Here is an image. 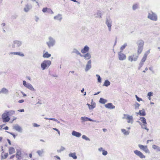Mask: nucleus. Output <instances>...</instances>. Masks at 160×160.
<instances>
[{"mask_svg": "<svg viewBox=\"0 0 160 160\" xmlns=\"http://www.w3.org/2000/svg\"><path fill=\"white\" fill-rule=\"evenodd\" d=\"M90 49L89 47L87 45L85 46L81 50V52L82 54L88 53Z\"/></svg>", "mask_w": 160, "mask_h": 160, "instance_id": "f3484780", "label": "nucleus"}, {"mask_svg": "<svg viewBox=\"0 0 160 160\" xmlns=\"http://www.w3.org/2000/svg\"><path fill=\"white\" fill-rule=\"evenodd\" d=\"M53 130H54L55 131H56L57 132H58V133L59 135H60V132L59 131L57 128H53L52 129Z\"/></svg>", "mask_w": 160, "mask_h": 160, "instance_id": "bf43d9fd", "label": "nucleus"}, {"mask_svg": "<svg viewBox=\"0 0 160 160\" xmlns=\"http://www.w3.org/2000/svg\"><path fill=\"white\" fill-rule=\"evenodd\" d=\"M137 115L138 114L140 116H145L146 115V113L144 109L139 110L138 112L137 113Z\"/></svg>", "mask_w": 160, "mask_h": 160, "instance_id": "c85d7f7f", "label": "nucleus"}, {"mask_svg": "<svg viewBox=\"0 0 160 160\" xmlns=\"http://www.w3.org/2000/svg\"><path fill=\"white\" fill-rule=\"evenodd\" d=\"M105 107L106 108L113 109L115 108V106L111 103H108L105 105Z\"/></svg>", "mask_w": 160, "mask_h": 160, "instance_id": "aec40b11", "label": "nucleus"}, {"mask_svg": "<svg viewBox=\"0 0 160 160\" xmlns=\"http://www.w3.org/2000/svg\"><path fill=\"white\" fill-rule=\"evenodd\" d=\"M133 152L134 154L137 156L138 157L141 159L145 158H146L145 156L142 152L139 150H134Z\"/></svg>", "mask_w": 160, "mask_h": 160, "instance_id": "1a4fd4ad", "label": "nucleus"}, {"mask_svg": "<svg viewBox=\"0 0 160 160\" xmlns=\"http://www.w3.org/2000/svg\"><path fill=\"white\" fill-rule=\"evenodd\" d=\"M135 97H136V98L138 102H139L140 101H143L142 99V98H140L139 97H138L137 95H135Z\"/></svg>", "mask_w": 160, "mask_h": 160, "instance_id": "3c124183", "label": "nucleus"}, {"mask_svg": "<svg viewBox=\"0 0 160 160\" xmlns=\"http://www.w3.org/2000/svg\"><path fill=\"white\" fill-rule=\"evenodd\" d=\"M72 52L75 53L77 55H80L81 57L82 56V55L80 52L76 49H74L72 51Z\"/></svg>", "mask_w": 160, "mask_h": 160, "instance_id": "f704fd0d", "label": "nucleus"}, {"mask_svg": "<svg viewBox=\"0 0 160 160\" xmlns=\"http://www.w3.org/2000/svg\"><path fill=\"white\" fill-rule=\"evenodd\" d=\"M92 67V61L91 60H88L86 65L85 67V70L86 72H87Z\"/></svg>", "mask_w": 160, "mask_h": 160, "instance_id": "2eb2a0df", "label": "nucleus"}, {"mask_svg": "<svg viewBox=\"0 0 160 160\" xmlns=\"http://www.w3.org/2000/svg\"><path fill=\"white\" fill-rule=\"evenodd\" d=\"M47 12L48 13L51 14H53L54 13L53 12L52 10L50 8H48Z\"/></svg>", "mask_w": 160, "mask_h": 160, "instance_id": "09e8293b", "label": "nucleus"}, {"mask_svg": "<svg viewBox=\"0 0 160 160\" xmlns=\"http://www.w3.org/2000/svg\"><path fill=\"white\" fill-rule=\"evenodd\" d=\"M140 120L143 123H147L146 120L145 118L143 117H141L140 118Z\"/></svg>", "mask_w": 160, "mask_h": 160, "instance_id": "79ce46f5", "label": "nucleus"}, {"mask_svg": "<svg viewBox=\"0 0 160 160\" xmlns=\"http://www.w3.org/2000/svg\"><path fill=\"white\" fill-rule=\"evenodd\" d=\"M107 102V100L105 99H103L102 98H100L99 101V102L103 104L105 103L106 102Z\"/></svg>", "mask_w": 160, "mask_h": 160, "instance_id": "c9c22d12", "label": "nucleus"}, {"mask_svg": "<svg viewBox=\"0 0 160 160\" xmlns=\"http://www.w3.org/2000/svg\"><path fill=\"white\" fill-rule=\"evenodd\" d=\"M138 146L141 150H143L145 153L148 154L150 153V151L148 149L147 146L138 144Z\"/></svg>", "mask_w": 160, "mask_h": 160, "instance_id": "6e6552de", "label": "nucleus"}, {"mask_svg": "<svg viewBox=\"0 0 160 160\" xmlns=\"http://www.w3.org/2000/svg\"><path fill=\"white\" fill-rule=\"evenodd\" d=\"M51 55L48 52L44 51L43 52L42 57L44 58H48L51 57Z\"/></svg>", "mask_w": 160, "mask_h": 160, "instance_id": "a878e982", "label": "nucleus"}, {"mask_svg": "<svg viewBox=\"0 0 160 160\" xmlns=\"http://www.w3.org/2000/svg\"><path fill=\"white\" fill-rule=\"evenodd\" d=\"M22 83L24 86L26 88L32 91H35V89L34 88L32 85L30 83L27 82L25 80L23 81Z\"/></svg>", "mask_w": 160, "mask_h": 160, "instance_id": "423d86ee", "label": "nucleus"}, {"mask_svg": "<svg viewBox=\"0 0 160 160\" xmlns=\"http://www.w3.org/2000/svg\"><path fill=\"white\" fill-rule=\"evenodd\" d=\"M18 111L19 112H24V109H19L18 110Z\"/></svg>", "mask_w": 160, "mask_h": 160, "instance_id": "0e129e2a", "label": "nucleus"}, {"mask_svg": "<svg viewBox=\"0 0 160 160\" xmlns=\"http://www.w3.org/2000/svg\"><path fill=\"white\" fill-rule=\"evenodd\" d=\"M8 152L10 154H12L15 152V149L13 147H10L8 149Z\"/></svg>", "mask_w": 160, "mask_h": 160, "instance_id": "7c9ffc66", "label": "nucleus"}, {"mask_svg": "<svg viewBox=\"0 0 160 160\" xmlns=\"http://www.w3.org/2000/svg\"><path fill=\"white\" fill-rule=\"evenodd\" d=\"M118 59L120 61L124 60L126 58V55L121 52V51L118 52Z\"/></svg>", "mask_w": 160, "mask_h": 160, "instance_id": "f8f14e48", "label": "nucleus"}, {"mask_svg": "<svg viewBox=\"0 0 160 160\" xmlns=\"http://www.w3.org/2000/svg\"><path fill=\"white\" fill-rule=\"evenodd\" d=\"M147 59V57L143 56V58L142 59L141 61L139 64L140 67H139L138 69H140V68L142 67V65H143L144 62L146 61Z\"/></svg>", "mask_w": 160, "mask_h": 160, "instance_id": "bb28decb", "label": "nucleus"}, {"mask_svg": "<svg viewBox=\"0 0 160 160\" xmlns=\"http://www.w3.org/2000/svg\"><path fill=\"white\" fill-rule=\"evenodd\" d=\"M21 93L23 95V97H24L27 96V95L25 94L22 91H21Z\"/></svg>", "mask_w": 160, "mask_h": 160, "instance_id": "e2e57ef3", "label": "nucleus"}, {"mask_svg": "<svg viewBox=\"0 0 160 160\" xmlns=\"http://www.w3.org/2000/svg\"><path fill=\"white\" fill-rule=\"evenodd\" d=\"M51 62L50 60H45L42 61L41 64V67L42 70L47 69L50 66Z\"/></svg>", "mask_w": 160, "mask_h": 160, "instance_id": "f03ea898", "label": "nucleus"}, {"mask_svg": "<svg viewBox=\"0 0 160 160\" xmlns=\"http://www.w3.org/2000/svg\"><path fill=\"white\" fill-rule=\"evenodd\" d=\"M148 18L153 21H156L158 20V17L156 14L152 12L148 13Z\"/></svg>", "mask_w": 160, "mask_h": 160, "instance_id": "20e7f679", "label": "nucleus"}, {"mask_svg": "<svg viewBox=\"0 0 160 160\" xmlns=\"http://www.w3.org/2000/svg\"><path fill=\"white\" fill-rule=\"evenodd\" d=\"M49 120H53V121H54L57 122L58 123H60V122L59 121H58L57 119H56L55 118H49Z\"/></svg>", "mask_w": 160, "mask_h": 160, "instance_id": "6e6d98bb", "label": "nucleus"}, {"mask_svg": "<svg viewBox=\"0 0 160 160\" xmlns=\"http://www.w3.org/2000/svg\"><path fill=\"white\" fill-rule=\"evenodd\" d=\"M48 41L46 42L48 48H50L53 47L55 43V40L52 37L50 36L48 38Z\"/></svg>", "mask_w": 160, "mask_h": 160, "instance_id": "7ed1b4c3", "label": "nucleus"}, {"mask_svg": "<svg viewBox=\"0 0 160 160\" xmlns=\"http://www.w3.org/2000/svg\"><path fill=\"white\" fill-rule=\"evenodd\" d=\"M21 151L19 150L17 151L16 153V157L18 159H19V158H20L21 157Z\"/></svg>", "mask_w": 160, "mask_h": 160, "instance_id": "4c0bfd02", "label": "nucleus"}, {"mask_svg": "<svg viewBox=\"0 0 160 160\" xmlns=\"http://www.w3.org/2000/svg\"><path fill=\"white\" fill-rule=\"evenodd\" d=\"M102 13L100 11H98L97 12V14L96 16V17L98 18H102Z\"/></svg>", "mask_w": 160, "mask_h": 160, "instance_id": "c03bdc74", "label": "nucleus"}, {"mask_svg": "<svg viewBox=\"0 0 160 160\" xmlns=\"http://www.w3.org/2000/svg\"><path fill=\"white\" fill-rule=\"evenodd\" d=\"M82 138L87 141H89L90 140V139L85 135H83Z\"/></svg>", "mask_w": 160, "mask_h": 160, "instance_id": "49530a36", "label": "nucleus"}, {"mask_svg": "<svg viewBox=\"0 0 160 160\" xmlns=\"http://www.w3.org/2000/svg\"><path fill=\"white\" fill-rule=\"evenodd\" d=\"M150 53V50H148L147 51L144 53L143 56L147 57V55Z\"/></svg>", "mask_w": 160, "mask_h": 160, "instance_id": "864d4df0", "label": "nucleus"}, {"mask_svg": "<svg viewBox=\"0 0 160 160\" xmlns=\"http://www.w3.org/2000/svg\"><path fill=\"white\" fill-rule=\"evenodd\" d=\"M105 24L108 28V31H110L112 29V21L110 18L108 17L106 18Z\"/></svg>", "mask_w": 160, "mask_h": 160, "instance_id": "0eeeda50", "label": "nucleus"}, {"mask_svg": "<svg viewBox=\"0 0 160 160\" xmlns=\"http://www.w3.org/2000/svg\"><path fill=\"white\" fill-rule=\"evenodd\" d=\"M39 19V18L38 17H35V20L36 22H38Z\"/></svg>", "mask_w": 160, "mask_h": 160, "instance_id": "69168bd1", "label": "nucleus"}, {"mask_svg": "<svg viewBox=\"0 0 160 160\" xmlns=\"http://www.w3.org/2000/svg\"><path fill=\"white\" fill-rule=\"evenodd\" d=\"M152 94H153V93L152 92H149L148 93L147 96L151 97V96H152Z\"/></svg>", "mask_w": 160, "mask_h": 160, "instance_id": "4d7b16f0", "label": "nucleus"}, {"mask_svg": "<svg viewBox=\"0 0 160 160\" xmlns=\"http://www.w3.org/2000/svg\"><path fill=\"white\" fill-rule=\"evenodd\" d=\"M122 118L123 119H126L128 123L132 124L133 123V117L132 115L124 114V117Z\"/></svg>", "mask_w": 160, "mask_h": 160, "instance_id": "39448f33", "label": "nucleus"}, {"mask_svg": "<svg viewBox=\"0 0 160 160\" xmlns=\"http://www.w3.org/2000/svg\"><path fill=\"white\" fill-rule=\"evenodd\" d=\"M48 8L47 7L43 8L42 9V12L44 13H45L46 12H47Z\"/></svg>", "mask_w": 160, "mask_h": 160, "instance_id": "603ef678", "label": "nucleus"}, {"mask_svg": "<svg viewBox=\"0 0 160 160\" xmlns=\"http://www.w3.org/2000/svg\"><path fill=\"white\" fill-rule=\"evenodd\" d=\"M8 92L9 91L8 89L5 88H2L0 90V94L1 93H3L4 94H7L8 93Z\"/></svg>", "mask_w": 160, "mask_h": 160, "instance_id": "5701e85b", "label": "nucleus"}, {"mask_svg": "<svg viewBox=\"0 0 160 160\" xmlns=\"http://www.w3.org/2000/svg\"><path fill=\"white\" fill-rule=\"evenodd\" d=\"M138 8V4H134L132 6V9L133 10H135Z\"/></svg>", "mask_w": 160, "mask_h": 160, "instance_id": "37998d69", "label": "nucleus"}, {"mask_svg": "<svg viewBox=\"0 0 160 160\" xmlns=\"http://www.w3.org/2000/svg\"><path fill=\"white\" fill-rule=\"evenodd\" d=\"M33 126L34 127H40V126L39 125H38L36 123H33Z\"/></svg>", "mask_w": 160, "mask_h": 160, "instance_id": "13d9d810", "label": "nucleus"}, {"mask_svg": "<svg viewBox=\"0 0 160 160\" xmlns=\"http://www.w3.org/2000/svg\"><path fill=\"white\" fill-rule=\"evenodd\" d=\"M9 54L10 55H18L22 57H24L25 56L23 52H10Z\"/></svg>", "mask_w": 160, "mask_h": 160, "instance_id": "dca6fc26", "label": "nucleus"}, {"mask_svg": "<svg viewBox=\"0 0 160 160\" xmlns=\"http://www.w3.org/2000/svg\"><path fill=\"white\" fill-rule=\"evenodd\" d=\"M68 156L70 157H72L74 159H76L77 158L76 154L75 152L71 153L68 154Z\"/></svg>", "mask_w": 160, "mask_h": 160, "instance_id": "c756f323", "label": "nucleus"}, {"mask_svg": "<svg viewBox=\"0 0 160 160\" xmlns=\"http://www.w3.org/2000/svg\"><path fill=\"white\" fill-rule=\"evenodd\" d=\"M140 106V104L137 102H135L134 105V108L135 110L138 109Z\"/></svg>", "mask_w": 160, "mask_h": 160, "instance_id": "58836bf2", "label": "nucleus"}, {"mask_svg": "<svg viewBox=\"0 0 160 160\" xmlns=\"http://www.w3.org/2000/svg\"><path fill=\"white\" fill-rule=\"evenodd\" d=\"M110 82L108 80H105L103 83V86L105 87H108L110 84Z\"/></svg>", "mask_w": 160, "mask_h": 160, "instance_id": "473e14b6", "label": "nucleus"}, {"mask_svg": "<svg viewBox=\"0 0 160 160\" xmlns=\"http://www.w3.org/2000/svg\"><path fill=\"white\" fill-rule=\"evenodd\" d=\"M143 47H138L137 52L138 54H140L143 50Z\"/></svg>", "mask_w": 160, "mask_h": 160, "instance_id": "ea45409f", "label": "nucleus"}, {"mask_svg": "<svg viewBox=\"0 0 160 160\" xmlns=\"http://www.w3.org/2000/svg\"><path fill=\"white\" fill-rule=\"evenodd\" d=\"M82 57H83L86 60H89L92 58L91 54L88 52L85 53L84 55H82Z\"/></svg>", "mask_w": 160, "mask_h": 160, "instance_id": "a211bd4d", "label": "nucleus"}, {"mask_svg": "<svg viewBox=\"0 0 160 160\" xmlns=\"http://www.w3.org/2000/svg\"><path fill=\"white\" fill-rule=\"evenodd\" d=\"M13 128L17 131L20 132H21L22 131V128L18 124H16L13 125Z\"/></svg>", "mask_w": 160, "mask_h": 160, "instance_id": "6ab92c4d", "label": "nucleus"}, {"mask_svg": "<svg viewBox=\"0 0 160 160\" xmlns=\"http://www.w3.org/2000/svg\"><path fill=\"white\" fill-rule=\"evenodd\" d=\"M96 77L98 78V82L101 83L102 82V79L99 75L97 74L96 75Z\"/></svg>", "mask_w": 160, "mask_h": 160, "instance_id": "a18cd8bd", "label": "nucleus"}, {"mask_svg": "<svg viewBox=\"0 0 160 160\" xmlns=\"http://www.w3.org/2000/svg\"><path fill=\"white\" fill-rule=\"evenodd\" d=\"M22 44L21 41L18 40L14 41L12 43V47L13 48L18 47L20 46Z\"/></svg>", "mask_w": 160, "mask_h": 160, "instance_id": "9d476101", "label": "nucleus"}, {"mask_svg": "<svg viewBox=\"0 0 160 160\" xmlns=\"http://www.w3.org/2000/svg\"><path fill=\"white\" fill-rule=\"evenodd\" d=\"M144 42L142 40H140L137 42L138 47H143Z\"/></svg>", "mask_w": 160, "mask_h": 160, "instance_id": "cd10ccee", "label": "nucleus"}, {"mask_svg": "<svg viewBox=\"0 0 160 160\" xmlns=\"http://www.w3.org/2000/svg\"><path fill=\"white\" fill-rule=\"evenodd\" d=\"M53 18L55 20L61 21V20L62 19V15L61 14H59L54 16Z\"/></svg>", "mask_w": 160, "mask_h": 160, "instance_id": "4be33fe9", "label": "nucleus"}, {"mask_svg": "<svg viewBox=\"0 0 160 160\" xmlns=\"http://www.w3.org/2000/svg\"><path fill=\"white\" fill-rule=\"evenodd\" d=\"M37 152L39 156H42L43 153L44 151L43 149H41L38 150Z\"/></svg>", "mask_w": 160, "mask_h": 160, "instance_id": "a19ab883", "label": "nucleus"}, {"mask_svg": "<svg viewBox=\"0 0 160 160\" xmlns=\"http://www.w3.org/2000/svg\"><path fill=\"white\" fill-rule=\"evenodd\" d=\"M47 12L48 13L51 14H53L54 13L53 12L52 10L50 8H48Z\"/></svg>", "mask_w": 160, "mask_h": 160, "instance_id": "8fccbe9b", "label": "nucleus"}, {"mask_svg": "<svg viewBox=\"0 0 160 160\" xmlns=\"http://www.w3.org/2000/svg\"><path fill=\"white\" fill-rule=\"evenodd\" d=\"M147 123H140V125L141 126V128L143 129L146 130L147 131H148L149 129L147 127Z\"/></svg>", "mask_w": 160, "mask_h": 160, "instance_id": "72a5a7b5", "label": "nucleus"}, {"mask_svg": "<svg viewBox=\"0 0 160 160\" xmlns=\"http://www.w3.org/2000/svg\"><path fill=\"white\" fill-rule=\"evenodd\" d=\"M6 132L9 134H10L12 135L13 137V138H15V137H16V136L14 134H13V133H11V132H9L8 131H6Z\"/></svg>", "mask_w": 160, "mask_h": 160, "instance_id": "680f3d73", "label": "nucleus"}, {"mask_svg": "<svg viewBox=\"0 0 160 160\" xmlns=\"http://www.w3.org/2000/svg\"><path fill=\"white\" fill-rule=\"evenodd\" d=\"M15 111L13 110L6 111L2 115V119L4 122H6L9 121L10 118L9 116L14 114Z\"/></svg>", "mask_w": 160, "mask_h": 160, "instance_id": "f257e3e1", "label": "nucleus"}, {"mask_svg": "<svg viewBox=\"0 0 160 160\" xmlns=\"http://www.w3.org/2000/svg\"><path fill=\"white\" fill-rule=\"evenodd\" d=\"M7 141H8V143L9 144V145H11V141H10V140L9 139H7Z\"/></svg>", "mask_w": 160, "mask_h": 160, "instance_id": "774afa93", "label": "nucleus"}, {"mask_svg": "<svg viewBox=\"0 0 160 160\" xmlns=\"http://www.w3.org/2000/svg\"><path fill=\"white\" fill-rule=\"evenodd\" d=\"M152 148L153 149L157 150V151H160V147H159L155 145H152Z\"/></svg>", "mask_w": 160, "mask_h": 160, "instance_id": "e433bc0d", "label": "nucleus"}, {"mask_svg": "<svg viewBox=\"0 0 160 160\" xmlns=\"http://www.w3.org/2000/svg\"><path fill=\"white\" fill-rule=\"evenodd\" d=\"M127 44H124L121 47L120 50L121 52H122L123 50L125 48Z\"/></svg>", "mask_w": 160, "mask_h": 160, "instance_id": "de8ad7c7", "label": "nucleus"}, {"mask_svg": "<svg viewBox=\"0 0 160 160\" xmlns=\"http://www.w3.org/2000/svg\"><path fill=\"white\" fill-rule=\"evenodd\" d=\"M138 58V56L136 54H133L129 56L128 57V60L130 62L136 61Z\"/></svg>", "mask_w": 160, "mask_h": 160, "instance_id": "ddd939ff", "label": "nucleus"}, {"mask_svg": "<svg viewBox=\"0 0 160 160\" xmlns=\"http://www.w3.org/2000/svg\"><path fill=\"white\" fill-rule=\"evenodd\" d=\"M104 150V149L102 147H100L98 148V150L100 152H102Z\"/></svg>", "mask_w": 160, "mask_h": 160, "instance_id": "052dcab7", "label": "nucleus"}, {"mask_svg": "<svg viewBox=\"0 0 160 160\" xmlns=\"http://www.w3.org/2000/svg\"><path fill=\"white\" fill-rule=\"evenodd\" d=\"M72 136H75L78 138H79L81 136V133L75 131H72Z\"/></svg>", "mask_w": 160, "mask_h": 160, "instance_id": "b1692460", "label": "nucleus"}, {"mask_svg": "<svg viewBox=\"0 0 160 160\" xmlns=\"http://www.w3.org/2000/svg\"><path fill=\"white\" fill-rule=\"evenodd\" d=\"M108 154V152L104 149L102 152V154L103 156H106Z\"/></svg>", "mask_w": 160, "mask_h": 160, "instance_id": "5fc2aeb1", "label": "nucleus"}, {"mask_svg": "<svg viewBox=\"0 0 160 160\" xmlns=\"http://www.w3.org/2000/svg\"><path fill=\"white\" fill-rule=\"evenodd\" d=\"M87 105L88 106L89 110H92L96 107V104L95 102H93V100H92L91 104L87 103Z\"/></svg>", "mask_w": 160, "mask_h": 160, "instance_id": "4468645a", "label": "nucleus"}, {"mask_svg": "<svg viewBox=\"0 0 160 160\" xmlns=\"http://www.w3.org/2000/svg\"><path fill=\"white\" fill-rule=\"evenodd\" d=\"M32 8V6L29 4H26L24 8V11L25 12H28Z\"/></svg>", "mask_w": 160, "mask_h": 160, "instance_id": "412c9836", "label": "nucleus"}, {"mask_svg": "<svg viewBox=\"0 0 160 160\" xmlns=\"http://www.w3.org/2000/svg\"><path fill=\"white\" fill-rule=\"evenodd\" d=\"M8 156V154L7 153H5L4 152L2 153L1 154L2 159H5L7 158Z\"/></svg>", "mask_w": 160, "mask_h": 160, "instance_id": "2f4dec72", "label": "nucleus"}, {"mask_svg": "<svg viewBox=\"0 0 160 160\" xmlns=\"http://www.w3.org/2000/svg\"><path fill=\"white\" fill-rule=\"evenodd\" d=\"M131 129L130 127L127 128V129L124 128H122L121 129V132L124 136L128 135L130 133V130Z\"/></svg>", "mask_w": 160, "mask_h": 160, "instance_id": "9b49d317", "label": "nucleus"}, {"mask_svg": "<svg viewBox=\"0 0 160 160\" xmlns=\"http://www.w3.org/2000/svg\"><path fill=\"white\" fill-rule=\"evenodd\" d=\"M81 119L83 122H85L88 121H89L92 122H95V120H94L86 117H82L81 118Z\"/></svg>", "mask_w": 160, "mask_h": 160, "instance_id": "393cba45", "label": "nucleus"}, {"mask_svg": "<svg viewBox=\"0 0 160 160\" xmlns=\"http://www.w3.org/2000/svg\"><path fill=\"white\" fill-rule=\"evenodd\" d=\"M24 102V100L23 99L20 100L18 101V102L20 103H23Z\"/></svg>", "mask_w": 160, "mask_h": 160, "instance_id": "338daca9", "label": "nucleus"}]
</instances>
